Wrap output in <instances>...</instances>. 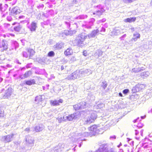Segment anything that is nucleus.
Wrapping results in <instances>:
<instances>
[{
  "label": "nucleus",
  "mask_w": 152,
  "mask_h": 152,
  "mask_svg": "<svg viewBox=\"0 0 152 152\" xmlns=\"http://www.w3.org/2000/svg\"><path fill=\"white\" fill-rule=\"evenodd\" d=\"M87 37V35L84 33L79 34L73 41V44L75 45H77L79 47L83 46L84 45V42Z\"/></svg>",
  "instance_id": "1"
},
{
  "label": "nucleus",
  "mask_w": 152,
  "mask_h": 152,
  "mask_svg": "<svg viewBox=\"0 0 152 152\" xmlns=\"http://www.w3.org/2000/svg\"><path fill=\"white\" fill-rule=\"evenodd\" d=\"M80 77H83V76L82 75L81 73H80V70H76L67 76L65 79L67 80H72L75 79H78Z\"/></svg>",
  "instance_id": "2"
},
{
  "label": "nucleus",
  "mask_w": 152,
  "mask_h": 152,
  "mask_svg": "<svg viewBox=\"0 0 152 152\" xmlns=\"http://www.w3.org/2000/svg\"><path fill=\"white\" fill-rule=\"evenodd\" d=\"M25 141L26 143V145L24 147L25 149H29V148H27L26 146H29V147H31L34 144V140L33 137L30 136L29 135L26 136L25 138ZM31 148H30L31 149Z\"/></svg>",
  "instance_id": "3"
},
{
  "label": "nucleus",
  "mask_w": 152,
  "mask_h": 152,
  "mask_svg": "<svg viewBox=\"0 0 152 152\" xmlns=\"http://www.w3.org/2000/svg\"><path fill=\"white\" fill-rule=\"evenodd\" d=\"M94 9L95 11L93 13L94 15L96 14L98 15H100L105 11V10L101 5L94 6Z\"/></svg>",
  "instance_id": "4"
},
{
  "label": "nucleus",
  "mask_w": 152,
  "mask_h": 152,
  "mask_svg": "<svg viewBox=\"0 0 152 152\" xmlns=\"http://www.w3.org/2000/svg\"><path fill=\"white\" fill-rule=\"evenodd\" d=\"M64 145L61 143H59L58 146L53 149L48 150V152H61L64 148Z\"/></svg>",
  "instance_id": "5"
},
{
  "label": "nucleus",
  "mask_w": 152,
  "mask_h": 152,
  "mask_svg": "<svg viewBox=\"0 0 152 152\" xmlns=\"http://www.w3.org/2000/svg\"><path fill=\"white\" fill-rule=\"evenodd\" d=\"M8 46L7 42L6 40H0V48L1 50L4 51L7 49L8 48Z\"/></svg>",
  "instance_id": "6"
},
{
  "label": "nucleus",
  "mask_w": 152,
  "mask_h": 152,
  "mask_svg": "<svg viewBox=\"0 0 152 152\" xmlns=\"http://www.w3.org/2000/svg\"><path fill=\"white\" fill-rule=\"evenodd\" d=\"M12 92V88H9L6 90L3 94H2V97L4 99H8L11 96Z\"/></svg>",
  "instance_id": "7"
},
{
  "label": "nucleus",
  "mask_w": 152,
  "mask_h": 152,
  "mask_svg": "<svg viewBox=\"0 0 152 152\" xmlns=\"http://www.w3.org/2000/svg\"><path fill=\"white\" fill-rule=\"evenodd\" d=\"M95 21V20L94 18H92L88 22H87L85 24L82 25L83 27L87 28H90L91 26L94 25V23Z\"/></svg>",
  "instance_id": "8"
},
{
  "label": "nucleus",
  "mask_w": 152,
  "mask_h": 152,
  "mask_svg": "<svg viewBox=\"0 0 152 152\" xmlns=\"http://www.w3.org/2000/svg\"><path fill=\"white\" fill-rule=\"evenodd\" d=\"M76 113H74L71 115H68V116H64L63 118V120L66 121L67 120L70 121L72 120L73 119H75L77 118Z\"/></svg>",
  "instance_id": "9"
},
{
  "label": "nucleus",
  "mask_w": 152,
  "mask_h": 152,
  "mask_svg": "<svg viewBox=\"0 0 152 152\" xmlns=\"http://www.w3.org/2000/svg\"><path fill=\"white\" fill-rule=\"evenodd\" d=\"M97 118L96 113H92L90 116L88 117L87 120V122L89 124L93 122Z\"/></svg>",
  "instance_id": "10"
},
{
  "label": "nucleus",
  "mask_w": 152,
  "mask_h": 152,
  "mask_svg": "<svg viewBox=\"0 0 152 152\" xmlns=\"http://www.w3.org/2000/svg\"><path fill=\"white\" fill-rule=\"evenodd\" d=\"M145 88L144 85L142 84H138L136 86L134 87L132 89V91L134 92H138L141 91Z\"/></svg>",
  "instance_id": "11"
},
{
  "label": "nucleus",
  "mask_w": 152,
  "mask_h": 152,
  "mask_svg": "<svg viewBox=\"0 0 152 152\" xmlns=\"http://www.w3.org/2000/svg\"><path fill=\"white\" fill-rule=\"evenodd\" d=\"M140 37V34L136 32L134 33L133 34V38L129 41V43L131 44L133 43V41L136 42L138 39H139Z\"/></svg>",
  "instance_id": "12"
},
{
  "label": "nucleus",
  "mask_w": 152,
  "mask_h": 152,
  "mask_svg": "<svg viewBox=\"0 0 152 152\" xmlns=\"http://www.w3.org/2000/svg\"><path fill=\"white\" fill-rule=\"evenodd\" d=\"M88 129L89 131L94 133H98L100 132L97 126L95 125H93L88 127Z\"/></svg>",
  "instance_id": "13"
},
{
  "label": "nucleus",
  "mask_w": 152,
  "mask_h": 152,
  "mask_svg": "<svg viewBox=\"0 0 152 152\" xmlns=\"http://www.w3.org/2000/svg\"><path fill=\"white\" fill-rule=\"evenodd\" d=\"M99 31L98 29L94 30L88 34V37L89 38L94 37L99 34Z\"/></svg>",
  "instance_id": "14"
},
{
  "label": "nucleus",
  "mask_w": 152,
  "mask_h": 152,
  "mask_svg": "<svg viewBox=\"0 0 152 152\" xmlns=\"http://www.w3.org/2000/svg\"><path fill=\"white\" fill-rule=\"evenodd\" d=\"M14 134H13L5 136L2 137L3 140L5 142H10L12 140Z\"/></svg>",
  "instance_id": "15"
},
{
  "label": "nucleus",
  "mask_w": 152,
  "mask_h": 152,
  "mask_svg": "<svg viewBox=\"0 0 152 152\" xmlns=\"http://www.w3.org/2000/svg\"><path fill=\"white\" fill-rule=\"evenodd\" d=\"M122 33V31L118 28H115L113 29L111 32V35L112 36L119 35Z\"/></svg>",
  "instance_id": "16"
},
{
  "label": "nucleus",
  "mask_w": 152,
  "mask_h": 152,
  "mask_svg": "<svg viewBox=\"0 0 152 152\" xmlns=\"http://www.w3.org/2000/svg\"><path fill=\"white\" fill-rule=\"evenodd\" d=\"M20 10L19 8L17 7H15L12 9L11 11V14L14 15H17L20 13Z\"/></svg>",
  "instance_id": "17"
},
{
  "label": "nucleus",
  "mask_w": 152,
  "mask_h": 152,
  "mask_svg": "<svg viewBox=\"0 0 152 152\" xmlns=\"http://www.w3.org/2000/svg\"><path fill=\"white\" fill-rule=\"evenodd\" d=\"M42 96H44L39 95L36 97L35 101L37 104H41L43 99Z\"/></svg>",
  "instance_id": "18"
},
{
  "label": "nucleus",
  "mask_w": 152,
  "mask_h": 152,
  "mask_svg": "<svg viewBox=\"0 0 152 152\" xmlns=\"http://www.w3.org/2000/svg\"><path fill=\"white\" fill-rule=\"evenodd\" d=\"M31 74V71L29 70L26 72L24 75H20L19 77L21 79H23L29 77Z\"/></svg>",
  "instance_id": "19"
},
{
  "label": "nucleus",
  "mask_w": 152,
  "mask_h": 152,
  "mask_svg": "<svg viewBox=\"0 0 152 152\" xmlns=\"http://www.w3.org/2000/svg\"><path fill=\"white\" fill-rule=\"evenodd\" d=\"M28 28L31 31H34L36 30L37 27V23L34 21L32 22L30 25L28 26Z\"/></svg>",
  "instance_id": "20"
},
{
  "label": "nucleus",
  "mask_w": 152,
  "mask_h": 152,
  "mask_svg": "<svg viewBox=\"0 0 152 152\" xmlns=\"http://www.w3.org/2000/svg\"><path fill=\"white\" fill-rule=\"evenodd\" d=\"M80 73H81L82 75V76L83 77L86 74H90L92 73L91 70L89 69H85L84 70H81Z\"/></svg>",
  "instance_id": "21"
},
{
  "label": "nucleus",
  "mask_w": 152,
  "mask_h": 152,
  "mask_svg": "<svg viewBox=\"0 0 152 152\" xmlns=\"http://www.w3.org/2000/svg\"><path fill=\"white\" fill-rule=\"evenodd\" d=\"M44 126L42 124H39L35 128V130L36 132H39L42 131L44 128Z\"/></svg>",
  "instance_id": "22"
},
{
  "label": "nucleus",
  "mask_w": 152,
  "mask_h": 152,
  "mask_svg": "<svg viewBox=\"0 0 152 152\" xmlns=\"http://www.w3.org/2000/svg\"><path fill=\"white\" fill-rule=\"evenodd\" d=\"M63 102V100L62 99H60L58 100H52L50 101V103L53 106H56L59 105V103H62Z\"/></svg>",
  "instance_id": "23"
},
{
  "label": "nucleus",
  "mask_w": 152,
  "mask_h": 152,
  "mask_svg": "<svg viewBox=\"0 0 152 152\" xmlns=\"http://www.w3.org/2000/svg\"><path fill=\"white\" fill-rule=\"evenodd\" d=\"M64 44L63 42H58L54 46V48L56 49H60L63 48Z\"/></svg>",
  "instance_id": "24"
},
{
  "label": "nucleus",
  "mask_w": 152,
  "mask_h": 152,
  "mask_svg": "<svg viewBox=\"0 0 152 152\" xmlns=\"http://www.w3.org/2000/svg\"><path fill=\"white\" fill-rule=\"evenodd\" d=\"M11 45L12 46L11 49H13L15 48L16 50L19 46L18 43L16 41H12V42Z\"/></svg>",
  "instance_id": "25"
},
{
  "label": "nucleus",
  "mask_w": 152,
  "mask_h": 152,
  "mask_svg": "<svg viewBox=\"0 0 152 152\" xmlns=\"http://www.w3.org/2000/svg\"><path fill=\"white\" fill-rule=\"evenodd\" d=\"M144 69V68L143 67L139 68H134L132 69V72L134 73H138L141 72Z\"/></svg>",
  "instance_id": "26"
},
{
  "label": "nucleus",
  "mask_w": 152,
  "mask_h": 152,
  "mask_svg": "<svg viewBox=\"0 0 152 152\" xmlns=\"http://www.w3.org/2000/svg\"><path fill=\"white\" fill-rule=\"evenodd\" d=\"M136 18L135 17H132L128 18L124 20V21L126 22L131 23L135 21Z\"/></svg>",
  "instance_id": "27"
},
{
  "label": "nucleus",
  "mask_w": 152,
  "mask_h": 152,
  "mask_svg": "<svg viewBox=\"0 0 152 152\" xmlns=\"http://www.w3.org/2000/svg\"><path fill=\"white\" fill-rule=\"evenodd\" d=\"M76 32V31L75 30L73 31H65L64 32V34L66 35H72L73 34H75Z\"/></svg>",
  "instance_id": "28"
},
{
  "label": "nucleus",
  "mask_w": 152,
  "mask_h": 152,
  "mask_svg": "<svg viewBox=\"0 0 152 152\" xmlns=\"http://www.w3.org/2000/svg\"><path fill=\"white\" fill-rule=\"evenodd\" d=\"M28 52L29 54V57L30 58L35 53V52L34 50L30 48L28 49Z\"/></svg>",
  "instance_id": "29"
},
{
  "label": "nucleus",
  "mask_w": 152,
  "mask_h": 152,
  "mask_svg": "<svg viewBox=\"0 0 152 152\" xmlns=\"http://www.w3.org/2000/svg\"><path fill=\"white\" fill-rule=\"evenodd\" d=\"M72 53V49L70 48H68L64 52V54L68 56L71 55Z\"/></svg>",
  "instance_id": "30"
},
{
  "label": "nucleus",
  "mask_w": 152,
  "mask_h": 152,
  "mask_svg": "<svg viewBox=\"0 0 152 152\" xmlns=\"http://www.w3.org/2000/svg\"><path fill=\"white\" fill-rule=\"evenodd\" d=\"M87 16L86 15H79L78 17L75 18V19H83L87 18Z\"/></svg>",
  "instance_id": "31"
},
{
  "label": "nucleus",
  "mask_w": 152,
  "mask_h": 152,
  "mask_svg": "<svg viewBox=\"0 0 152 152\" xmlns=\"http://www.w3.org/2000/svg\"><path fill=\"white\" fill-rule=\"evenodd\" d=\"M149 72L147 71L142 73L141 75L142 77L144 78L148 77L149 75Z\"/></svg>",
  "instance_id": "32"
},
{
  "label": "nucleus",
  "mask_w": 152,
  "mask_h": 152,
  "mask_svg": "<svg viewBox=\"0 0 152 152\" xmlns=\"http://www.w3.org/2000/svg\"><path fill=\"white\" fill-rule=\"evenodd\" d=\"M101 85V86L104 89H105L106 88L107 86V84L106 81H104L102 82Z\"/></svg>",
  "instance_id": "33"
},
{
  "label": "nucleus",
  "mask_w": 152,
  "mask_h": 152,
  "mask_svg": "<svg viewBox=\"0 0 152 152\" xmlns=\"http://www.w3.org/2000/svg\"><path fill=\"white\" fill-rule=\"evenodd\" d=\"M79 104L80 105V109L85 108L86 107V104L85 102H82Z\"/></svg>",
  "instance_id": "34"
},
{
  "label": "nucleus",
  "mask_w": 152,
  "mask_h": 152,
  "mask_svg": "<svg viewBox=\"0 0 152 152\" xmlns=\"http://www.w3.org/2000/svg\"><path fill=\"white\" fill-rule=\"evenodd\" d=\"M21 28V26L20 25L16 26L14 28V29L16 31L19 32L20 31Z\"/></svg>",
  "instance_id": "35"
},
{
  "label": "nucleus",
  "mask_w": 152,
  "mask_h": 152,
  "mask_svg": "<svg viewBox=\"0 0 152 152\" xmlns=\"http://www.w3.org/2000/svg\"><path fill=\"white\" fill-rule=\"evenodd\" d=\"M35 81L34 80H32L26 81V83L27 85H31L34 83Z\"/></svg>",
  "instance_id": "36"
},
{
  "label": "nucleus",
  "mask_w": 152,
  "mask_h": 152,
  "mask_svg": "<svg viewBox=\"0 0 152 152\" xmlns=\"http://www.w3.org/2000/svg\"><path fill=\"white\" fill-rule=\"evenodd\" d=\"M104 106V104L102 103H100L98 104L95 105L94 107L96 109H100Z\"/></svg>",
  "instance_id": "37"
},
{
  "label": "nucleus",
  "mask_w": 152,
  "mask_h": 152,
  "mask_svg": "<svg viewBox=\"0 0 152 152\" xmlns=\"http://www.w3.org/2000/svg\"><path fill=\"white\" fill-rule=\"evenodd\" d=\"M82 134V136H87L88 137H91L93 136H96V134Z\"/></svg>",
  "instance_id": "38"
},
{
  "label": "nucleus",
  "mask_w": 152,
  "mask_h": 152,
  "mask_svg": "<svg viewBox=\"0 0 152 152\" xmlns=\"http://www.w3.org/2000/svg\"><path fill=\"white\" fill-rule=\"evenodd\" d=\"M27 1H28V4L31 7H33L34 4V3L33 2V0H27Z\"/></svg>",
  "instance_id": "39"
},
{
  "label": "nucleus",
  "mask_w": 152,
  "mask_h": 152,
  "mask_svg": "<svg viewBox=\"0 0 152 152\" xmlns=\"http://www.w3.org/2000/svg\"><path fill=\"white\" fill-rule=\"evenodd\" d=\"M80 104L75 105L73 106V107L75 110H78L80 109Z\"/></svg>",
  "instance_id": "40"
},
{
  "label": "nucleus",
  "mask_w": 152,
  "mask_h": 152,
  "mask_svg": "<svg viewBox=\"0 0 152 152\" xmlns=\"http://www.w3.org/2000/svg\"><path fill=\"white\" fill-rule=\"evenodd\" d=\"M15 36V34H10V33H9V34H4L3 35V36L4 37H9L10 36H11L12 37H14Z\"/></svg>",
  "instance_id": "41"
},
{
  "label": "nucleus",
  "mask_w": 152,
  "mask_h": 152,
  "mask_svg": "<svg viewBox=\"0 0 152 152\" xmlns=\"http://www.w3.org/2000/svg\"><path fill=\"white\" fill-rule=\"evenodd\" d=\"M47 14L48 15H52L54 14V12L53 10H51L47 12Z\"/></svg>",
  "instance_id": "42"
},
{
  "label": "nucleus",
  "mask_w": 152,
  "mask_h": 152,
  "mask_svg": "<svg viewBox=\"0 0 152 152\" xmlns=\"http://www.w3.org/2000/svg\"><path fill=\"white\" fill-rule=\"evenodd\" d=\"M55 55V53L53 51H51L48 53V56L49 57H53Z\"/></svg>",
  "instance_id": "43"
},
{
  "label": "nucleus",
  "mask_w": 152,
  "mask_h": 152,
  "mask_svg": "<svg viewBox=\"0 0 152 152\" xmlns=\"http://www.w3.org/2000/svg\"><path fill=\"white\" fill-rule=\"evenodd\" d=\"M114 121L115 120H112L110 123L109 124V126H111L112 125H114L115 124V123H114Z\"/></svg>",
  "instance_id": "44"
},
{
  "label": "nucleus",
  "mask_w": 152,
  "mask_h": 152,
  "mask_svg": "<svg viewBox=\"0 0 152 152\" xmlns=\"http://www.w3.org/2000/svg\"><path fill=\"white\" fill-rule=\"evenodd\" d=\"M50 23V21L49 20H47L45 21H44L43 23H41V24L42 25L43 24L44 25H48Z\"/></svg>",
  "instance_id": "45"
},
{
  "label": "nucleus",
  "mask_w": 152,
  "mask_h": 152,
  "mask_svg": "<svg viewBox=\"0 0 152 152\" xmlns=\"http://www.w3.org/2000/svg\"><path fill=\"white\" fill-rule=\"evenodd\" d=\"M7 20L9 21H11L12 20V18L10 15H9L7 17Z\"/></svg>",
  "instance_id": "46"
},
{
  "label": "nucleus",
  "mask_w": 152,
  "mask_h": 152,
  "mask_svg": "<svg viewBox=\"0 0 152 152\" xmlns=\"http://www.w3.org/2000/svg\"><path fill=\"white\" fill-rule=\"evenodd\" d=\"M23 56L26 58H27L28 57V54L26 51H23Z\"/></svg>",
  "instance_id": "47"
},
{
  "label": "nucleus",
  "mask_w": 152,
  "mask_h": 152,
  "mask_svg": "<svg viewBox=\"0 0 152 152\" xmlns=\"http://www.w3.org/2000/svg\"><path fill=\"white\" fill-rule=\"evenodd\" d=\"M49 86V84H47L45 86V87L44 86H42V88L43 90H45V89L48 90V88Z\"/></svg>",
  "instance_id": "48"
},
{
  "label": "nucleus",
  "mask_w": 152,
  "mask_h": 152,
  "mask_svg": "<svg viewBox=\"0 0 152 152\" xmlns=\"http://www.w3.org/2000/svg\"><path fill=\"white\" fill-rule=\"evenodd\" d=\"M4 26L5 27L8 28L10 26V24L9 23H5L4 24Z\"/></svg>",
  "instance_id": "49"
},
{
  "label": "nucleus",
  "mask_w": 152,
  "mask_h": 152,
  "mask_svg": "<svg viewBox=\"0 0 152 152\" xmlns=\"http://www.w3.org/2000/svg\"><path fill=\"white\" fill-rule=\"evenodd\" d=\"M17 1V0H12V1L10 3V4L12 5H13L15 4Z\"/></svg>",
  "instance_id": "50"
},
{
  "label": "nucleus",
  "mask_w": 152,
  "mask_h": 152,
  "mask_svg": "<svg viewBox=\"0 0 152 152\" xmlns=\"http://www.w3.org/2000/svg\"><path fill=\"white\" fill-rule=\"evenodd\" d=\"M4 111L0 110V117H3L4 116Z\"/></svg>",
  "instance_id": "51"
},
{
  "label": "nucleus",
  "mask_w": 152,
  "mask_h": 152,
  "mask_svg": "<svg viewBox=\"0 0 152 152\" xmlns=\"http://www.w3.org/2000/svg\"><path fill=\"white\" fill-rule=\"evenodd\" d=\"M106 20V19L105 18H103L102 20H100L97 21V23H100L101 22H104Z\"/></svg>",
  "instance_id": "52"
},
{
  "label": "nucleus",
  "mask_w": 152,
  "mask_h": 152,
  "mask_svg": "<svg viewBox=\"0 0 152 152\" xmlns=\"http://www.w3.org/2000/svg\"><path fill=\"white\" fill-rule=\"evenodd\" d=\"M143 126V124L141 122L138 123L137 125V126L139 128H142Z\"/></svg>",
  "instance_id": "53"
},
{
  "label": "nucleus",
  "mask_w": 152,
  "mask_h": 152,
  "mask_svg": "<svg viewBox=\"0 0 152 152\" xmlns=\"http://www.w3.org/2000/svg\"><path fill=\"white\" fill-rule=\"evenodd\" d=\"M126 34H124L120 37L121 40H124V38L126 37Z\"/></svg>",
  "instance_id": "54"
},
{
  "label": "nucleus",
  "mask_w": 152,
  "mask_h": 152,
  "mask_svg": "<svg viewBox=\"0 0 152 152\" xmlns=\"http://www.w3.org/2000/svg\"><path fill=\"white\" fill-rule=\"evenodd\" d=\"M129 92V90L128 89H125L123 91V92L124 94H127Z\"/></svg>",
  "instance_id": "55"
},
{
  "label": "nucleus",
  "mask_w": 152,
  "mask_h": 152,
  "mask_svg": "<svg viewBox=\"0 0 152 152\" xmlns=\"http://www.w3.org/2000/svg\"><path fill=\"white\" fill-rule=\"evenodd\" d=\"M141 121V119L140 120L139 117H137V119H136L133 121V122L134 123H135L138 121Z\"/></svg>",
  "instance_id": "56"
},
{
  "label": "nucleus",
  "mask_w": 152,
  "mask_h": 152,
  "mask_svg": "<svg viewBox=\"0 0 152 152\" xmlns=\"http://www.w3.org/2000/svg\"><path fill=\"white\" fill-rule=\"evenodd\" d=\"M65 24L66 25L67 27L69 28L70 26V23L69 22L66 21L65 22Z\"/></svg>",
  "instance_id": "57"
},
{
  "label": "nucleus",
  "mask_w": 152,
  "mask_h": 152,
  "mask_svg": "<svg viewBox=\"0 0 152 152\" xmlns=\"http://www.w3.org/2000/svg\"><path fill=\"white\" fill-rule=\"evenodd\" d=\"M44 7V5L43 4H40L37 6V8L38 9L43 8Z\"/></svg>",
  "instance_id": "58"
},
{
  "label": "nucleus",
  "mask_w": 152,
  "mask_h": 152,
  "mask_svg": "<svg viewBox=\"0 0 152 152\" xmlns=\"http://www.w3.org/2000/svg\"><path fill=\"white\" fill-rule=\"evenodd\" d=\"M71 60L72 61H75L76 60V58L74 56H72L71 58Z\"/></svg>",
  "instance_id": "59"
},
{
  "label": "nucleus",
  "mask_w": 152,
  "mask_h": 152,
  "mask_svg": "<svg viewBox=\"0 0 152 152\" xmlns=\"http://www.w3.org/2000/svg\"><path fill=\"white\" fill-rule=\"evenodd\" d=\"M32 64L31 63L28 64L26 65V67L27 68H30L31 67V66Z\"/></svg>",
  "instance_id": "60"
},
{
  "label": "nucleus",
  "mask_w": 152,
  "mask_h": 152,
  "mask_svg": "<svg viewBox=\"0 0 152 152\" xmlns=\"http://www.w3.org/2000/svg\"><path fill=\"white\" fill-rule=\"evenodd\" d=\"M105 29L104 27H102L100 31L101 32H105Z\"/></svg>",
  "instance_id": "61"
},
{
  "label": "nucleus",
  "mask_w": 152,
  "mask_h": 152,
  "mask_svg": "<svg viewBox=\"0 0 152 152\" xmlns=\"http://www.w3.org/2000/svg\"><path fill=\"white\" fill-rule=\"evenodd\" d=\"M98 53H99V54H98L99 56H101L102 55L103 52L101 50H99Z\"/></svg>",
  "instance_id": "62"
},
{
  "label": "nucleus",
  "mask_w": 152,
  "mask_h": 152,
  "mask_svg": "<svg viewBox=\"0 0 152 152\" xmlns=\"http://www.w3.org/2000/svg\"><path fill=\"white\" fill-rule=\"evenodd\" d=\"M15 62L17 63V64H21V63H20V62L18 60V59H16L15 61Z\"/></svg>",
  "instance_id": "63"
},
{
  "label": "nucleus",
  "mask_w": 152,
  "mask_h": 152,
  "mask_svg": "<svg viewBox=\"0 0 152 152\" xmlns=\"http://www.w3.org/2000/svg\"><path fill=\"white\" fill-rule=\"evenodd\" d=\"M151 134H149L148 135V136L149 137H150L151 139H149V140H150V141H152V135H151Z\"/></svg>",
  "instance_id": "64"
}]
</instances>
